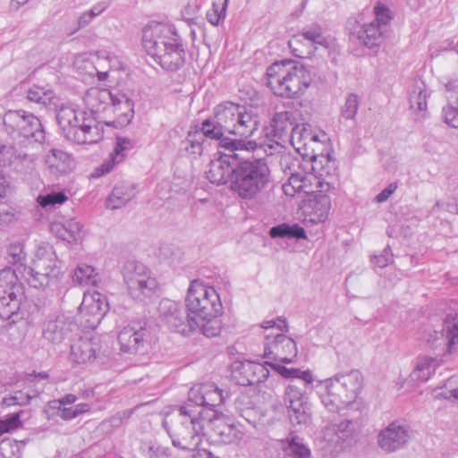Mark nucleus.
Instances as JSON below:
<instances>
[{"label": "nucleus", "instance_id": "nucleus-1", "mask_svg": "<svg viewBox=\"0 0 458 458\" xmlns=\"http://www.w3.org/2000/svg\"><path fill=\"white\" fill-rule=\"evenodd\" d=\"M225 399L222 390L214 383L193 386L188 393L187 403L163 421L173 445L183 450H194L204 436H219L224 443L240 440L242 434L220 419L222 413L216 408Z\"/></svg>", "mask_w": 458, "mask_h": 458}, {"label": "nucleus", "instance_id": "nucleus-2", "mask_svg": "<svg viewBox=\"0 0 458 458\" xmlns=\"http://www.w3.org/2000/svg\"><path fill=\"white\" fill-rule=\"evenodd\" d=\"M187 314L176 301L162 300L158 311L162 320L174 331L189 335L198 326L194 319L223 314V305L216 290L199 279L192 280L185 296Z\"/></svg>", "mask_w": 458, "mask_h": 458}, {"label": "nucleus", "instance_id": "nucleus-3", "mask_svg": "<svg viewBox=\"0 0 458 458\" xmlns=\"http://www.w3.org/2000/svg\"><path fill=\"white\" fill-rule=\"evenodd\" d=\"M280 165L288 176L287 182L282 187L284 193L291 197L301 193L309 196V203L304 210L305 219L312 224L324 222L327 218L331 201L327 195L322 193L323 182L312 174L305 172L308 167H304L298 158L290 154L281 156Z\"/></svg>", "mask_w": 458, "mask_h": 458}, {"label": "nucleus", "instance_id": "nucleus-4", "mask_svg": "<svg viewBox=\"0 0 458 458\" xmlns=\"http://www.w3.org/2000/svg\"><path fill=\"white\" fill-rule=\"evenodd\" d=\"M142 42L148 55L163 69L174 72L184 64L182 40L173 25L150 23L143 30Z\"/></svg>", "mask_w": 458, "mask_h": 458}, {"label": "nucleus", "instance_id": "nucleus-5", "mask_svg": "<svg viewBox=\"0 0 458 458\" xmlns=\"http://www.w3.org/2000/svg\"><path fill=\"white\" fill-rule=\"evenodd\" d=\"M56 120L64 136L77 144H95L103 139V131L96 117L73 105H62Z\"/></svg>", "mask_w": 458, "mask_h": 458}, {"label": "nucleus", "instance_id": "nucleus-6", "mask_svg": "<svg viewBox=\"0 0 458 458\" xmlns=\"http://www.w3.org/2000/svg\"><path fill=\"white\" fill-rule=\"evenodd\" d=\"M267 86L280 97L293 98L303 93L310 85V72L293 61L277 62L267 70Z\"/></svg>", "mask_w": 458, "mask_h": 458}, {"label": "nucleus", "instance_id": "nucleus-7", "mask_svg": "<svg viewBox=\"0 0 458 458\" xmlns=\"http://www.w3.org/2000/svg\"><path fill=\"white\" fill-rule=\"evenodd\" d=\"M362 386V375L359 370H352L344 375L320 380L316 385L321 403L331 412L351 403Z\"/></svg>", "mask_w": 458, "mask_h": 458}, {"label": "nucleus", "instance_id": "nucleus-8", "mask_svg": "<svg viewBox=\"0 0 458 458\" xmlns=\"http://www.w3.org/2000/svg\"><path fill=\"white\" fill-rule=\"evenodd\" d=\"M63 275L62 261L54 247L47 242L36 246L31 266L24 267L22 271L24 279L35 288L55 286Z\"/></svg>", "mask_w": 458, "mask_h": 458}, {"label": "nucleus", "instance_id": "nucleus-9", "mask_svg": "<svg viewBox=\"0 0 458 458\" xmlns=\"http://www.w3.org/2000/svg\"><path fill=\"white\" fill-rule=\"evenodd\" d=\"M246 158L233 168L232 190L242 199H252L262 191L269 181L270 171L267 162L259 157L250 161Z\"/></svg>", "mask_w": 458, "mask_h": 458}, {"label": "nucleus", "instance_id": "nucleus-10", "mask_svg": "<svg viewBox=\"0 0 458 458\" xmlns=\"http://www.w3.org/2000/svg\"><path fill=\"white\" fill-rule=\"evenodd\" d=\"M256 140H223L219 158L211 160L208 170L206 171L207 179L214 184H224L230 176L233 175L234 162L246 158L245 153L256 150Z\"/></svg>", "mask_w": 458, "mask_h": 458}, {"label": "nucleus", "instance_id": "nucleus-11", "mask_svg": "<svg viewBox=\"0 0 458 458\" xmlns=\"http://www.w3.org/2000/svg\"><path fill=\"white\" fill-rule=\"evenodd\" d=\"M265 330L264 356L273 361L292 363L297 355V346L293 339L284 335L287 331L285 319L266 320L262 324Z\"/></svg>", "mask_w": 458, "mask_h": 458}, {"label": "nucleus", "instance_id": "nucleus-12", "mask_svg": "<svg viewBox=\"0 0 458 458\" xmlns=\"http://www.w3.org/2000/svg\"><path fill=\"white\" fill-rule=\"evenodd\" d=\"M24 297L22 284L11 268L0 271V318L10 319L20 310Z\"/></svg>", "mask_w": 458, "mask_h": 458}, {"label": "nucleus", "instance_id": "nucleus-13", "mask_svg": "<svg viewBox=\"0 0 458 458\" xmlns=\"http://www.w3.org/2000/svg\"><path fill=\"white\" fill-rule=\"evenodd\" d=\"M123 280L129 294L137 301L150 298L157 289V279L140 263H128L124 267Z\"/></svg>", "mask_w": 458, "mask_h": 458}, {"label": "nucleus", "instance_id": "nucleus-14", "mask_svg": "<svg viewBox=\"0 0 458 458\" xmlns=\"http://www.w3.org/2000/svg\"><path fill=\"white\" fill-rule=\"evenodd\" d=\"M4 124L10 134L16 133L37 142L45 140V131L40 120L23 110L9 111L4 116Z\"/></svg>", "mask_w": 458, "mask_h": 458}, {"label": "nucleus", "instance_id": "nucleus-15", "mask_svg": "<svg viewBox=\"0 0 458 458\" xmlns=\"http://www.w3.org/2000/svg\"><path fill=\"white\" fill-rule=\"evenodd\" d=\"M292 116V114L286 111L276 113L273 117L271 128L267 129L265 139L256 141V150H262L267 156L280 153L284 148V137L293 128Z\"/></svg>", "mask_w": 458, "mask_h": 458}, {"label": "nucleus", "instance_id": "nucleus-16", "mask_svg": "<svg viewBox=\"0 0 458 458\" xmlns=\"http://www.w3.org/2000/svg\"><path fill=\"white\" fill-rule=\"evenodd\" d=\"M411 437L410 427L401 420L390 422L377 435V445L386 453H394L407 445Z\"/></svg>", "mask_w": 458, "mask_h": 458}, {"label": "nucleus", "instance_id": "nucleus-17", "mask_svg": "<svg viewBox=\"0 0 458 458\" xmlns=\"http://www.w3.org/2000/svg\"><path fill=\"white\" fill-rule=\"evenodd\" d=\"M308 399L306 392L294 382H290L285 386L284 402L293 422L302 424L309 421L310 408Z\"/></svg>", "mask_w": 458, "mask_h": 458}, {"label": "nucleus", "instance_id": "nucleus-18", "mask_svg": "<svg viewBox=\"0 0 458 458\" xmlns=\"http://www.w3.org/2000/svg\"><path fill=\"white\" fill-rule=\"evenodd\" d=\"M109 310L106 297L98 293H85L82 302L79 308L81 319L85 328L95 329L100 323L101 319Z\"/></svg>", "mask_w": 458, "mask_h": 458}, {"label": "nucleus", "instance_id": "nucleus-19", "mask_svg": "<svg viewBox=\"0 0 458 458\" xmlns=\"http://www.w3.org/2000/svg\"><path fill=\"white\" fill-rule=\"evenodd\" d=\"M354 427L350 420H342L339 423L327 425L322 431V438L325 442L324 448L331 453H338L344 445H348L353 436Z\"/></svg>", "mask_w": 458, "mask_h": 458}, {"label": "nucleus", "instance_id": "nucleus-20", "mask_svg": "<svg viewBox=\"0 0 458 458\" xmlns=\"http://www.w3.org/2000/svg\"><path fill=\"white\" fill-rule=\"evenodd\" d=\"M302 40L312 46L318 45L325 47H328L332 41L331 38L323 34L321 27L318 24L303 28L301 34L293 36L288 42L293 54L300 58L310 54V50L304 51L300 47Z\"/></svg>", "mask_w": 458, "mask_h": 458}, {"label": "nucleus", "instance_id": "nucleus-21", "mask_svg": "<svg viewBox=\"0 0 458 458\" xmlns=\"http://www.w3.org/2000/svg\"><path fill=\"white\" fill-rule=\"evenodd\" d=\"M267 362L264 364L250 360L234 362L233 365L234 377H237V374L242 377L238 379V383L247 386L265 381L269 376V370L267 368L268 364Z\"/></svg>", "mask_w": 458, "mask_h": 458}, {"label": "nucleus", "instance_id": "nucleus-22", "mask_svg": "<svg viewBox=\"0 0 458 458\" xmlns=\"http://www.w3.org/2000/svg\"><path fill=\"white\" fill-rule=\"evenodd\" d=\"M107 115L113 114L115 118L107 124H112L115 128L127 126L134 116L132 101L123 93H114L112 102L110 103Z\"/></svg>", "mask_w": 458, "mask_h": 458}, {"label": "nucleus", "instance_id": "nucleus-23", "mask_svg": "<svg viewBox=\"0 0 458 458\" xmlns=\"http://www.w3.org/2000/svg\"><path fill=\"white\" fill-rule=\"evenodd\" d=\"M147 336L144 327L128 325L118 333L117 339L122 352L134 353L143 347Z\"/></svg>", "mask_w": 458, "mask_h": 458}, {"label": "nucleus", "instance_id": "nucleus-24", "mask_svg": "<svg viewBox=\"0 0 458 458\" xmlns=\"http://www.w3.org/2000/svg\"><path fill=\"white\" fill-rule=\"evenodd\" d=\"M108 64L111 69L119 70L122 68V63L114 55H107L105 57H98L96 64L85 59L83 56H78L74 61V66L81 72H85L90 76L97 74L100 81H103L107 76L106 71H100L98 68H103L104 64Z\"/></svg>", "mask_w": 458, "mask_h": 458}, {"label": "nucleus", "instance_id": "nucleus-25", "mask_svg": "<svg viewBox=\"0 0 458 458\" xmlns=\"http://www.w3.org/2000/svg\"><path fill=\"white\" fill-rule=\"evenodd\" d=\"M113 95L114 93L106 89H89L84 96V103L89 109L88 114H92L94 117L96 114L107 115Z\"/></svg>", "mask_w": 458, "mask_h": 458}, {"label": "nucleus", "instance_id": "nucleus-26", "mask_svg": "<svg viewBox=\"0 0 458 458\" xmlns=\"http://www.w3.org/2000/svg\"><path fill=\"white\" fill-rule=\"evenodd\" d=\"M132 141L127 138L118 137L116 145L110 154L109 158L106 159L99 166L96 167L91 176L98 178L113 170L115 165L120 164L124 159L126 153L132 148Z\"/></svg>", "mask_w": 458, "mask_h": 458}, {"label": "nucleus", "instance_id": "nucleus-27", "mask_svg": "<svg viewBox=\"0 0 458 458\" xmlns=\"http://www.w3.org/2000/svg\"><path fill=\"white\" fill-rule=\"evenodd\" d=\"M51 232L69 243L81 242L85 235L83 225L75 218L51 224Z\"/></svg>", "mask_w": 458, "mask_h": 458}, {"label": "nucleus", "instance_id": "nucleus-28", "mask_svg": "<svg viewBox=\"0 0 458 458\" xmlns=\"http://www.w3.org/2000/svg\"><path fill=\"white\" fill-rule=\"evenodd\" d=\"M99 351V345L91 338H80L71 346L70 359L77 364L92 362Z\"/></svg>", "mask_w": 458, "mask_h": 458}, {"label": "nucleus", "instance_id": "nucleus-29", "mask_svg": "<svg viewBox=\"0 0 458 458\" xmlns=\"http://www.w3.org/2000/svg\"><path fill=\"white\" fill-rule=\"evenodd\" d=\"M440 366V360L430 356H419L414 360L413 369L410 379L415 383H424L429 380Z\"/></svg>", "mask_w": 458, "mask_h": 458}, {"label": "nucleus", "instance_id": "nucleus-30", "mask_svg": "<svg viewBox=\"0 0 458 458\" xmlns=\"http://www.w3.org/2000/svg\"><path fill=\"white\" fill-rule=\"evenodd\" d=\"M45 164L50 174H65L72 169V158L66 152L52 148L45 157Z\"/></svg>", "mask_w": 458, "mask_h": 458}, {"label": "nucleus", "instance_id": "nucleus-31", "mask_svg": "<svg viewBox=\"0 0 458 458\" xmlns=\"http://www.w3.org/2000/svg\"><path fill=\"white\" fill-rule=\"evenodd\" d=\"M137 191L131 182H123L114 186L112 193L106 200V207L117 209L127 205L135 196Z\"/></svg>", "mask_w": 458, "mask_h": 458}, {"label": "nucleus", "instance_id": "nucleus-32", "mask_svg": "<svg viewBox=\"0 0 458 458\" xmlns=\"http://www.w3.org/2000/svg\"><path fill=\"white\" fill-rule=\"evenodd\" d=\"M243 106L232 102H225L216 106V122L222 126L226 132L230 133L235 128V122Z\"/></svg>", "mask_w": 458, "mask_h": 458}, {"label": "nucleus", "instance_id": "nucleus-33", "mask_svg": "<svg viewBox=\"0 0 458 458\" xmlns=\"http://www.w3.org/2000/svg\"><path fill=\"white\" fill-rule=\"evenodd\" d=\"M71 323L67 322L64 315H59L55 318H50L45 323L43 336L46 340L54 344L60 343L66 333L71 329Z\"/></svg>", "mask_w": 458, "mask_h": 458}, {"label": "nucleus", "instance_id": "nucleus-34", "mask_svg": "<svg viewBox=\"0 0 458 458\" xmlns=\"http://www.w3.org/2000/svg\"><path fill=\"white\" fill-rule=\"evenodd\" d=\"M259 124V117L256 114L246 112L245 108L242 107L235 122V128H233L230 133L248 139L258 131Z\"/></svg>", "mask_w": 458, "mask_h": 458}, {"label": "nucleus", "instance_id": "nucleus-35", "mask_svg": "<svg viewBox=\"0 0 458 458\" xmlns=\"http://www.w3.org/2000/svg\"><path fill=\"white\" fill-rule=\"evenodd\" d=\"M311 135V125L309 123L296 124L290 134L292 146L301 156H309L310 149V137Z\"/></svg>", "mask_w": 458, "mask_h": 458}, {"label": "nucleus", "instance_id": "nucleus-36", "mask_svg": "<svg viewBox=\"0 0 458 458\" xmlns=\"http://www.w3.org/2000/svg\"><path fill=\"white\" fill-rule=\"evenodd\" d=\"M387 30L376 21L364 25L358 32V38L361 44L369 48H373L381 44Z\"/></svg>", "mask_w": 458, "mask_h": 458}, {"label": "nucleus", "instance_id": "nucleus-37", "mask_svg": "<svg viewBox=\"0 0 458 458\" xmlns=\"http://www.w3.org/2000/svg\"><path fill=\"white\" fill-rule=\"evenodd\" d=\"M267 363L284 378L301 379L307 386L315 381L314 375L310 369L301 370V369L296 368H286L280 363L272 361H267Z\"/></svg>", "mask_w": 458, "mask_h": 458}, {"label": "nucleus", "instance_id": "nucleus-38", "mask_svg": "<svg viewBox=\"0 0 458 458\" xmlns=\"http://www.w3.org/2000/svg\"><path fill=\"white\" fill-rule=\"evenodd\" d=\"M221 315L205 316L203 318H196L194 320L198 326L194 327L193 332L199 330L201 334L209 338L219 335L222 330Z\"/></svg>", "mask_w": 458, "mask_h": 458}, {"label": "nucleus", "instance_id": "nucleus-39", "mask_svg": "<svg viewBox=\"0 0 458 458\" xmlns=\"http://www.w3.org/2000/svg\"><path fill=\"white\" fill-rule=\"evenodd\" d=\"M72 281L81 286H97L100 281V277L92 266L80 264L74 270Z\"/></svg>", "mask_w": 458, "mask_h": 458}, {"label": "nucleus", "instance_id": "nucleus-40", "mask_svg": "<svg viewBox=\"0 0 458 458\" xmlns=\"http://www.w3.org/2000/svg\"><path fill=\"white\" fill-rule=\"evenodd\" d=\"M428 93L424 82H417L410 91V108L414 112H426Z\"/></svg>", "mask_w": 458, "mask_h": 458}, {"label": "nucleus", "instance_id": "nucleus-41", "mask_svg": "<svg viewBox=\"0 0 458 458\" xmlns=\"http://www.w3.org/2000/svg\"><path fill=\"white\" fill-rule=\"evenodd\" d=\"M284 443V449L292 458H311L310 449L298 436H289Z\"/></svg>", "mask_w": 458, "mask_h": 458}, {"label": "nucleus", "instance_id": "nucleus-42", "mask_svg": "<svg viewBox=\"0 0 458 458\" xmlns=\"http://www.w3.org/2000/svg\"><path fill=\"white\" fill-rule=\"evenodd\" d=\"M27 98L30 102L41 104L45 106H56V97L55 93L42 87L33 86L27 92Z\"/></svg>", "mask_w": 458, "mask_h": 458}, {"label": "nucleus", "instance_id": "nucleus-43", "mask_svg": "<svg viewBox=\"0 0 458 458\" xmlns=\"http://www.w3.org/2000/svg\"><path fill=\"white\" fill-rule=\"evenodd\" d=\"M442 335L446 340L448 352H451L458 345V315L445 320Z\"/></svg>", "mask_w": 458, "mask_h": 458}, {"label": "nucleus", "instance_id": "nucleus-44", "mask_svg": "<svg viewBox=\"0 0 458 458\" xmlns=\"http://www.w3.org/2000/svg\"><path fill=\"white\" fill-rule=\"evenodd\" d=\"M201 130H202L204 136H206L207 138H209L211 140H220L219 145H220L221 148H222V140H229L228 138H223V135L225 132H226V131L222 126H220V124H218L216 122L215 118L213 120H210V119L205 120L202 123Z\"/></svg>", "mask_w": 458, "mask_h": 458}, {"label": "nucleus", "instance_id": "nucleus-45", "mask_svg": "<svg viewBox=\"0 0 458 458\" xmlns=\"http://www.w3.org/2000/svg\"><path fill=\"white\" fill-rule=\"evenodd\" d=\"M436 397L458 400V376L449 377L445 385L434 391Z\"/></svg>", "mask_w": 458, "mask_h": 458}, {"label": "nucleus", "instance_id": "nucleus-46", "mask_svg": "<svg viewBox=\"0 0 458 458\" xmlns=\"http://www.w3.org/2000/svg\"><path fill=\"white\" fill-rule=\"evenodd\" d=\"M8 255L11 258V262L13 265L18 266V269L22 268L21 270V273L23 271V267H25L23 265V261L26 258V253L24 251L23 245L20 242H14L10 244L8 247Z\"/></svg>", "mask_w": 458, "mask_h": 458}, {"label": "nucleus", "instance_id": "nucleus-47", "mask_svg": "<svg viewBox=\"0 0 458 458\" xmlns=\"http://www.w3.org/2000/svg\"><path fill=\"white\" fill-rule=\"evenodd\" d=\"M67 197L64 192H51L46 195H39L37 199L38 203L42 208L53 207L56 204H62L65 202Z\"/></svg>", "mask_w": 458, "mask_h": 458}, {"label": "nucleus", "instance_id": "nucleus-48", "mask_svg": "<svg viewBox=\"0 0 458 458\" xmlns=\"http://www.w3.org/2000/svg\"><path fill=\"white\" fill-rule=\"evenodd\" d=\"M442 118L448 126L458 128V106L447 101V104L442 108Z\"/></svg>", "mask_w": 458, "mask_h": 458}, {"label": "nucleus", "instance_id": "nucleus-49", "mask_svg": "<svg viewBox=\"0 0 458 458\" xmlns=\"http://www.w3.org/2000/svg\"><path fill=\"white\" fill-rule=\"evenodd\" d=\"M374 12L376 18L373 21H376V23L387 30V26L393 18L389 8L385 4L378 3L374 7Z\"/></svg>", "mask_w": 458, "mask_h": 458}, {"label": "nucleus", "instance_id": "nucleus-50", "mask_svg": "<svg viewBox=\"0 0 458 458\" xmlns=\"http://www.w3.org/2000/svg\"><path fill=\"white\" fill-rule=\"evenodd\" d=\"M358 97L354 94H350L345 100L344 106L342 109V114L345 119H352L357 114L358 110Z\"/></svg>", "mask_w": 458, "mask_h": 458}, {"label": "nucleus", "instance_id": "nucleus-51", "mask_svg": "<svg viewBox=\"0 0 458 458\" xmlns=\"http://www.w3.org/2000/svg\"><path fill=\"white\" fill-rule=\"evenodd\" d=\"M37 396V394H24L22 392H16L13 396L5 397L3 399V404L6 406L12 405H25Z\"/></svg>", "mask_w": 458, "mask_h": 458}, {"label": "nucleus", "instance_id": "nucleus-52", "mask_svg": "<svg viewBox=\"0 0 458 458\" xmlns=\"http://www.w3.org/2000/svg\"><path fill=\"white\" fill-rule=\"evenodd\" d=\"M16 159V150L11 145L4 144L0 140V165H10Z\"/></svg>", "mask_w": 458, "mask_h": 458}, {"label": "nucleus", "instance_id": "nucleus-53", "mask_svg": "<svg viewBox=\"0 0 458 458\" xmlns=\"http://www.w3.org/2000/svg\"><path fill=\"white\" fill-rule=\"evenodd\" d=\"M226 6V3L222 7L218 4H213L212 9L207 13L208 21L213 25H218L225 18Z\"/></svg>", "mask_w": 458, "mask_h": 458}, {"label": "nucleus", "instance_id": "nucleus-54", "mask_svg": "<svg viewBox=\"0 0 458 458\" xmlns=\"http://www.w3.org/2000/svg\"><path fill=\"white\" fill-rule=\"evenodd\" d=\"M445 88L447 91V101H449V103L452 105H456L458 106V79L450 80L445 84Z\"/></svg>", "mask_w": 458, "mask_h": 458}, {"label": "nucleus", "instance_id": "nucleus-55", "mask_svg": "<svg viewBox=\"0 0 458 458\" xmlns=\"http://www.w3.org/2000/svg\"><path fill=\"white\" fill-rule=\"evenodd\" d=\"M393 254L389 247L384 249L382 254L374 256L372 262L378 267H385L392 261Z\"/></svg>", "mask_w": 458, "mask_h": 458}, {"label": "nucleus", "instance_id": "nucleus-56", "mask_svg": "<svg viewBox=\"0 0 458 458\" xmlns=\"http://www.w3.org/2000/svg\"><path fill=\"white\" fill-rule=\"evenodd\" d=\"M398 188L397 182H391L386 187L384 190H382L376 197L375 201L377 203H383L386 202L390 196L396 191Z\"/></svg>", "mask_w": 458, "mask_h": 458}, {"label": "nucleus", "instance_id": "nucleus-57", "mask_svg": "<svg viewBox=\"0 0 458 458\" xmlns=\"http://www.w3.org/2000/svg\"><path fill=\"white\" fill-rule=\"evenodd\" d=\"M290 225L281 224L270 228L269 235L272 238H288Z\"/></svg>", "mask_w": 458, "mask_h": 458}, {"label": "nucleus", "instance_id": "nucleus-58", "mask_svg": "<svg viewBox=\"0 0 458 458\" xmlns=\"http://www.w3.org/2000/svg\"><path fill=\"white\" fill-rule=\"evenodd\" d=\"M8 431L14 429L21 426V420H20V413H13L8 416H6L5 419L3 420Z\"/></svg>", "mask_w": 458, "mask_h": 458}, {"label": "nucleus", "instance_id": "nucleus-59", "mask_svg": "<svg viewBox=\"0 0 458 458\" xmlns=\"http://www.w3.org/2000/svg\"><path fill=\"white\" fill-rule=\"evenodd\" d=\"M288 238L306 239L307 235L304 228L295 224L293 225H290Z\"/></svg>", "mask_w": 458, "mask_h": 458}, {"label": "nucleus", "instance_id": "nucleus-60", "mask_svg": "<svg viewBox=\"0 0 458 458\" xmlns=\"http://www.w3.org/2000/svg\"><path fill=\"white\" fill-rule=\"evenodd\" d=\"M141 450L148 458H159L157 454L159 447L152 443L143 444Z\"/></svg>", "mask_w": 458, "mask_h": 458}, {"label": "nucleus", "instance_id": "nucleus-61", "mask_svg": "<svg viewBox=\"0 0 458 458\" xmlns=\"http://www.w3.org/2000/svg\"><path fill=\"white\" fill-rule=\"evenodd\" d=\"M186 151L191 154H200L202 151L201 144L198 140H186L184 141Z\"/></svg>", "mask_w": 458, "mask_h": 458}, {"label": "nucleus", "instance_id": "nucleus-62", "mask_svg": "<svg viewBox=\"0 0 458 458\" xmlns=\"http://www.w3.org/2000/svg\"><path fill=\"white\" fill-rule=\"evenodd\" d=\"M309 139L310 141V149L313 150L312 145L324 141L326 140V134L322 131H315L311 128V135Z\"/></svg>", "mask_w": 458, "mask_h": 458}, {"label": "nucleus", "instance_id": "nucleus-63", "mask_svg": "<svg viewBox=\"0 0 458 458\" xmlns=\"http://www.w3.org/2000/svg\"><path fill=\"white\" fill-rule=\"evenodd\" d=\"M7 448H10L13 452V454L15 455L14 449L16 450L17 453H19L20 444L17 441L4 440L1 444V449L3 452H5Z\"/></svg>", "mask_w": 458, "mask_h": 458}, {"label": "nucleus", "instance_id": "nucleus-64", "mask_svg": "<svg viewBox=\"0 0 458 458\" xmlns=\"http://www.w3.org/2000/svg\"><path fill=\"white\" fill-rule=\"evenodd\" d=\"M59 416L65 420H70L74 419V411L72 410V407H59L58 409Z\"/></svg>", "mask_w": 458, "mask_h": 458}]
</instances>
